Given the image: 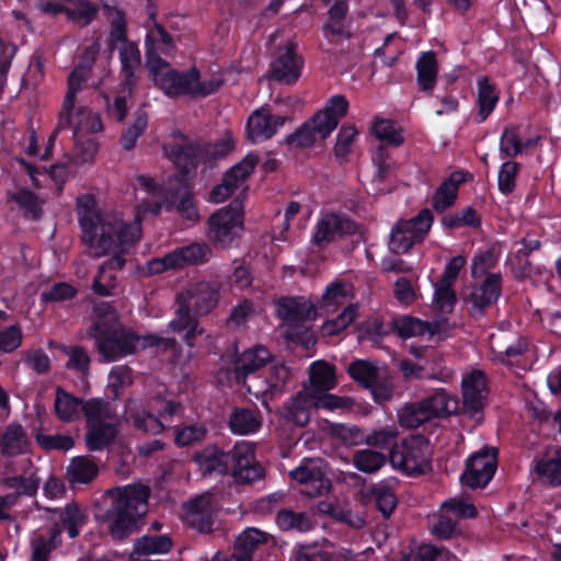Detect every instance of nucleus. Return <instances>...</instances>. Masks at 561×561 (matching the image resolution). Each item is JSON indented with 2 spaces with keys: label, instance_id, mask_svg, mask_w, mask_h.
<instances>
[{
  "label": "nucleus",
  "instance_id": "obj_1",
  "mask_svg": "<svg viewBox=\"0 0 561 561\" xmlns=\"http://www.w3.org/2000/svg\"><path fill=\"white\" fill-rule=\"evenodd\" d=\"M136 190L137 195L144 193L149 196L141 197L142 203L137 206L133 221L123 219L122 214L117 211H102L95 197L90 194L78 197L77 215L81 241L88 255L95 259L112 255L107 265L115 264L118 268L124 266L123 254L141 236V218L146 213L157 215L161 208L159 198L162 191L151 178L139 175Z\"/></svg>",
  "mask_w": 561,
  "mask_h": 561
},
{
  "label": "nucleus",
  "instance_id": "obj_2",
  "mask_svg": "<svg viewBox=\"0 0 561 561\" xmlns=\"http://www.w3.org/2000/svg\"><path fill=\"white\" fill-rule=\"evenodd\" d=\"M146 65L154 82L169 96H207L222 84L220 71L201 73L195 67L186 71L174 70L158 53L168 54L172 48V37L164 28L154 23L146 37Z\"/></svg>",
  "mask_w": 561,
  "mask_h": 561
},
{
  "label": "nucleus",
  "instance_id": "obj_3",
  "mask_svg": "<svg viewBox=\"0 0 561 561\" xmlns=\"http://www.w3.org/2000/svg\"><path fill=\"white\" fill-rule=\"evenodd\" d=\"M93 313L95 320L89 334L95 340L98 351L106 362H115L138 348L175 346L174 340L157 335L138 336L123 330L117 323L116 312L108 304L96 305Z\"/></svg>",
  "mask_w": 561,
  "mask_h": 561
},
{
  "label": "nucleus",
  "instance_id": "obj_4",
  "mask_svg": "<svg viewBox=\"0 0 561 561\" xmlns=\"http://www.w3.org/2000/svg\"><path fill=\"white\" fill-rule=\"evenodd\" d=\"M198 469L203 474H225L230 466L233 477L239 482L251 483L263 477V470L254 460L253 445L240 442L234 445L231 453H226L215 445H209L194 456Z\"/></svg>",
  "mask_w": 561,
  "mask_h": 561
},
{
  "label": "nucleus",
  "instance_id": "obj_5",
  "mask_svg": "<svg viewBox=\"0 0 561 561\" xmlns=\"http://www.w3.org/2000/svg\"><path fill=\"white\" fill-rule=\"evenodd\" d=\"M101 84L102 79L88 65L78 66L69 76L68 92L60 114V124H67L72 129L76 141L84 135L99 133L103 129L102 121L96 113L88 107H76L75 105L76 94L83 87L99 88Z\"/></svg>",
  "mask_w": 561,
  "mask_h": 561
},
{
  "label": "nucleus",
  "instance_id": "obj_6",
  "mask_svg": "<svg viewBox=\"0 0 561 561\" xmlns=\"http://www.w3.org/2000/svg\"><path fill=\"white\" fill-rule=\"evenodd\" d=\"M106 495L113 501L107 512L111 535L122 539L136 529L138 519L147 513L150 490L136 483L107 490Z\"/></svg>",
  "mask_w": 561,
  "mask_h": 561
},
{
  "label": "nucleus",
  "instance_id": "obj_7",
  "mask_svg": "<svg viewBox=\"0 0 561 561\" xmlns=\"http://www.w3.org/2000/svg\"><path fill=\"white\" fill-rule=\"evenodd\" d=\"M82 413L87 421V446L90 450L105 448L117 433L118 420L108 402L90 399L84 402Z\"/></svg>",
  "mask_w": 561,
  "mask_h": 561
},
{
  "label": "nucleus",
  "instance_id": "obj_8",
  "mask_svg": "<svg viewBox=\"0 0 561 561\" xmlns=\"http://www.w3.org/2000/svg\"><path fill=\"white\" fill-rule=\"evenodd\" d=\"M268 42L277 48L276 57L271 65L272 77L287 84L295 82L301 75L302 59L296 53L297 42L290 33L276 31Z\"/></svg>",
  "mask_w": 561,
  "mask_h": 561
},
{
  "label": "nucleus",
  "instance_id": "obj_9",
  "mask_svg": "<svg viewBox=\"0 0 561 561\" xmlns=\"http://www.w3.org/2000/svg\"><path fill=\"white\" fill-rule=\"evenodd\" d=\"M431 450L422 436H410L390 454L391 466L408 476L424 473L430 468Z\"/></svg>",
  "mask_w": 561,
  "mask_h": 561
},
{
  "label": "nucleus",
  "instance_id": "obj_10",
  "mask_svg": "<svg viewBox=\"0 0 561 561\" xmlns=\"http://www.w3.org/2000/svg\"><path fill=\"white\" fill-rule=\"evenodd\" d=\"M433 224V215L422 209L411 219L398 221L391 229L389 249L396 254H404L415 243L421 242L428 233Z\"/></svg>",
  "mask_w": 561,
  "mask_h": 561
},
{
  "label": "nucleus",
  "instance_id": "obj_11",
  "mask_svg": "<svg viewBox=\"0 0 561 561\" xmlns=\"http://www.w3.org/2000/svg\"><path fill=\"white\" fill-rule=\"evenodd\" d=\"M119 59L125 75V83L121 93L115 98L113 105H108V112L117 121H123L127 114V99L135 83V73L140 68V53L134 43L124 42L119 47Z\"/></svg>",
  "mask_w": 561,
  "mask_h": 561
},
{
  "label": "nucleus",
  "instance_id": "obj_12",
  "mask_svg": "<svg viewBox=\"0 0 561 561\" xmlns=\"http://www.w3.org/2000/svg\"><path fill=\"white\" fill-rule=\"evenodd\" d=\"M294 481L302 486L301 492L310 497L321 496L330 492L331 482L325 473V465L321 459H304L290 471Z\"/></svg>",
  "mask_w": 561,
  "mask_h": 561
},
{
  "label": "nucleus",
  "instance_id": "obj_13",
  "mask_svg": "<svg viewBox=\"0 0 561 561\" xmlns=\"http://www.w3.org/2000/svg\"><path fill=\"white\" fill-rule=\"evenodd\" d=\"M209 238L229 247L243 230V216L240 205L229 206L215 213L208 220Z\"/></svg>",
  "mask_w": 561,
  "mask_h": 561
},
{
  "label": "nucleus",
  "instance_id": "obj_14",
  "mask_svg": "<svg viewBox=\"0 0 561 561\" xmlns=\"http://www.w3.org/2000/svg\"><path fill=\"white\" fill-rule=\"evenodd\" d=\"M496 470V449L484 448L473 454L467 461L461 482L471 489L485 486Z\"/></svg>",
  "mask_w": 561,
  "mask_h": 561
},
{
  "label": "nucleus",
  "instance_id": "obj_15",
  "mask_svg": "<svg viewBox=\"0 0 561 561\" xmlns=\"http://www.w3.org/2000/svg\"><path fill=\"white\" fill-rule=\"evenodd\" d=\"M257 163L254 154H248L241 162L226 172L222 183L213 188L209 199L213 203L225 202L237 188L241 187Z\"/></svg>",
  "mask_w": 561,
  "mask_h": 561
},
{
  "label": "nucleus",
  "instance_id": "obj_16",
  "mask_svg": "<svg viewBox=\"0 0 561 561\" xmlns=\"http://www.w3.org/2000/svg\"><path fill=\"white\" fill-rule=\"evenodd\" d=\"M501 296V277L497 274H489L484 280L473 287L463 298L471 316L481 317L485 309L495 304Z\"/></svg>",
  "mask_w": 561,
  "mask_h": 561
},
{
  "label": "nucleus",
  "instance_id": "obj_17",
  "mask_svg": "<svg viewBox=\"0 0 561 561\" xmlns=\"http://www.w3.org/2000/svg\"><path fill=\"white\" fill-rule=\"evenodd\" d=\"M462 401L465 412L474 419H480V413L486 399L485 376L480 370H473L462 377Z\"/></svg>",
  "mask_w": 561,
  "mask_h": 561
},
{
  "label": "nucleus",
  "instance_id": "obj_18",
  "mask_svg": "<svg viewBox=\"0 0 561 561\" xmlns=\"http://www.w3.org/2000/svg\"><path fill=\"white\" fill-rule=\"evenodd\" d=\"M215 499L211 493H203L183 506L182 519L190 527L205 533L211 529Z\"/></svg>",
  "mask_w": 561,
  "mask_h": 561
},
{
  "label": "nucleus",
  "instance_id": "obj_19",
  "mask_svg": "<svg viewBox=\"0 0 561 561\" xmlns=\"http://www.w3.org/2000/svg\"><path fill=\"white\" fill-rule=\"evenodd\" d=\"M289 378V369L280 362L274 363L265 376L253 375L247 382L250 393L260 398L280 392Z\"/></svg>",
  "mask_w": 561,
  "mask_h": 561
},
{
  "label": "nucleus",
  "instance_id": "obj_20",
  "mask_svg": "<svg viewBox=\"0 0 561 561\" xmlns=\"http://www.w3.org/2000/svg\"><path fill=\"white\" fill-rule=\"evenodd\" d=\"M272 362L270 351L261 345L243 351L234 364V375L238 382L247 387L249 378L256 375L255 371Z\"/></svg>",
  "mask_w": 561,
  "mask_h": 561
},
{
  "label": "nucleus",
  "instance_id": "obj_21",
  "mask_svg": "<svg viewBox=\"0 0 561 561\" xmlns=\"http://www.w3.org/2000/svg\"><path fill=\"white\" fill-rule=\"evenodd\" d=\"M354 230L355 226L348 219L336 214H325L316 226L312 241L319 247H324L344 234L352 233Z\"/></svg>",
  "mask_w": 561,
  "mask_h": 561
},
{
  "label": "nucleus",
  "instance_id": "obj_22",
  "mask_svg": "<svg viewBox=\"0 0 561 561\" xmlns=\"http://www.w3.org/2000/svg\"><path fill=\"white\" fill-rule=\"evenodd\" d=\"M284 123V117L272 115L265 108L255 110L248 118V138L252 142L266 140L274 136Z\"/></svg>",
  "mask_w": 561,
  "mask_h": 561
},
{
  "label": "nucleus",
  "instance_id": "obj_23",
  "mask_svg": "<svg viewBox=\"0 0 561 561\" xmlns=\"http://www.w3.org/2000/svg\"><path fill=\"white\" fill-rule=\"evenodd\" d=\"M41 9L49 14L66 12L68 18L80 25L90 23L96 14L94 5L84 0H62L41 3Z\"/></svg>",
  "mask_w": 561,
  "mask_h": 561
},
{
  "label": "nucleus",
  "instance_id": "obj_24",
  "mask_svg": "<svg viewBox=\"0 0 561 561\" xmlns=\"http://www.w3.org/2000/svg\"><path fill=\"white\" fill-rule=\"evenodd\" d=\"M125 419L139 431L151 435H158L165 430V424L160 416L148 412L142 402L137 399H129L125 407Z\"/></svg>",
  "mask_w": 561,
  "mask_h": 561
},
{
  "label": "nucleus",
  "instance_id": "obj_25",
  "mask_svg": "<svg viewBox=\"0 0 561 561\" xmlns=\"http://www.w3.org/2000/svg\"><path fill=\"white\" fill-rule=\"evenodd\" d=\"M180 299L196 313L205 314L211 311L218 302V290L208 283H198L181 294Z\"/></svg>",
  "mask_w": 561,
  "mask_h": 561
},
{
  "label": "nucleus",
  "instance_id": "obj_26",
  "mask_svg": "<svg viewBox=\"0 0 561 561\" xmlns=\"http://www.w3.org/2000/svg\"><path fill=\"white\" fill-rule=\"evenodd\" d=\"M336 383L335 367L327 362L317 360L310 365L309 379L302 389L304 393L309 397L330 391L335 388Z\"/></svg>",
  "mask_w": 561,
  "mask_h": 561
},
{
  "label": "nucleus",
  "instance_id": "obj_27",
  "mask_svg": "<svg viewBox=\"0 0 561 561\" xmlns=\"http://www.w3.org/2000/svg\"><path fill=\"white\" fill-rule=\"evenodd\" d=\"M13 167L21 176L26 175L34 187H41L46 180L50 179L60 190L68 174L65 164H55L50 168L49 172H46L37 170L33 164L21 158L15 159Z\"/></svg>",
  "mask_w": 561,
  "mask_h": 561
},
{
  "label": "nucleus",
  "instance_id": "obj_28",
  "mask_svg": "<svg viewBox=\"0 0 561 561\" xmlns=\"http://www.w3.org/2000/svg\"><path fill=\"white\" fill-rule=\"evenodd\" d=\"M276 313L284 323L293 325L314 317L316 310L305 298L287 297L277 302Z\"/></svg>",
  "mask_w": 561,
  "mask_h": 561
},
{
  "label": "nucleus",
  "instance_id": "obj_29",
  "mask_svg": "<svg viewBox=\"0 0 561 561\" xmlns=\"http://www.w3.org/2000/svg\"><path fill=\"white\" fill-rule=\"evenodd\" d=\"M49 520L60 523L70 538H76L87 524L88 516L76 503L67 504L62 510H46Z\"/></svg>",
  "mask_w": 561,
  "mask_h": 561
},
{
  "label": "nucleus",
  "instance_id": "obj_30",
  "mask_svg": "<svg viewBox=\"0 0 561 561\" xmlns=\"http://www.w3.org/2000/svg\"><path fill=\"white\" fill-rule=\"evenodd\" d=\"M337 126L335 118L323 112L317 113L311 122L297 134L298 142L308 146L318 140L325 139Z\"/></svg>",
  "mask_w": 561,
  "mask_h": 561
},
{
  "label": "nucleus",
  "instance_id": "obj_31",
  "mask_svg": "<svg viewBox=\"0 0 561 561\" xmlns=\"http://www.w3.org/2000/svg\"><path fill=\"white\" fill-rule=\"evenodd\" d=\"M353 298V287L348 283L335 280L327 286L323 295L318 301V307L321 311L331 313L335 312L344 305H352L351 301Z\"/></svg>",
  "mask_w": 561,
  "mask_h": 561
},
{
  "label": "nucleus",
  "instance_id": "obj_32",
  "mask_svg": "<svg viewBox=\"0 0 561 561\" xmlns=\"http://www.w3.org/2000/svg\"><path fill=\"white\" fill-rule=\"evenodd\" d=\"M61 529L46 526L33 531L31 538L32 560L47 561L48 554L56 548Z\"/></svg>",
  "mask_w": 561,
  "mask_h": 561
},
{
  "label": "nucleus",
  "instance_id": "obj_33",
  "mask_svg": "<svg viewBox=\"0 0 561 561\" xmlns=\"http://www.w3.org/2000/svg\"><path fill=\"white\" fill-rule=\"evenodd\" d=\"M416 69V83L419 90L431 94L438 78V62L433 51L422 53L415 62Z\"/></svg>",
  "mask_w": 561,
  "mask_h": 561
},
{
  "label": "nucleus",
  "instance_id": "obj_34",
  "mask_svg": "<svg viewBox=\"0 0 561 561\" xmlns=\"http://www.w3.org/2000/svg\"><path fill=\"white\" fill-rule=\"evenodd\" d=\"M99 465L88 456L73 457L67 466V480L71 485L89 484L99 474Z\"/></svg>",
  "mask_w": 561,
  "mask_h": 561
},
{
  "label": "nucleus",
  "instance_id": "obj_35",
  "mask_svg": "<svg viewBox=\"0 0 561 561\" xmlns=\"http://www.w3.org/2000/svg\"><path fill=\"white\" fill-rule=\"evenodd\" d=\"M85 401L65 391L62 388H56L54 408L57 417L66 423H71L81 417Z\"/></svg>",
  "mask_w": 561,
  "mask_h": 561
},
{
  "label": "nucleus",
  "instance_id": "obj_36",
  "mask_svg": "<svg viewBox=\"0 0 561 561\" xmlns=\"http://www.w3.org/2000/svg\"><path fill=\"white\" fill-rule=\"evenodd\" d=\"M468 174L462 171L451 173L436 190L433 197V207L439 211L450 207L457 198L459 185L466 182Z\"/></svg>",
  "mask_w": 561,
  "mask_h": 561
},
{
  "label": "nucleus",
  "instance_id": "obj_37",
  "mask_svg": "<svg viewBox=\"0 0 561 561\" xmlns=\"http://www.w3.org/2000/svg\"><path fill=\"white\" fill-rule=\"evenodd\" d=\"M539 478L551 485H561V448L549 450L535 466Z\"/></svg>",
  "mask_w": 561,
  "mask_h": 561
},
{
  "label": "nucleus",
  "instance_id": "obj_38",
  "mask_svg": "<svg viewBox=\"0 0 561 561\" xmlns=\"http://www.w3.org/2000/svg\"><path fill=\"white\" fill-rule=\"evenodd\" d=\"M311 409H314V402H311L301 389L295 398L285 404L284 417L296 425L304 426L309 422Z\"/></svg>",
  "mask_w": 561,
  "mask_h": 561
},
{
  "label": "nucleus",
  "instance_id": "obj_39",
  "mask_svg": "<svg viewBox=\"0 0 561 561\" xmlns=\"http://www.w3.org/2000/svg\"><path fill=\"white\" fill-rule=\"evenodd\" d=\"M423 409L426 411L427 420L435 416L450 414L458 409V402L455 398L448 396L443 390H436L434 393L422 400Z\"/></svg>",
  "mask_w": 561,
  "mask_h": 561
},
{
  "label": "nucleus",
  "instance_id": "obj_40",
  "mask_svg": "<svg viewBox=\"0 0 561 561\" xmlns=\"http://www.w3.org/2000/svg\"><path fill=\"white\" fill-rule=\"evenodd\" d=\"M28 448L27 437L21 425L8 426L0 439V454L4 456H16Z\"/></svg>",
  "mask_w": 561,
  "mask_h": 561
},
{
  "label": "nucleus",
  "instance_id": "obj_41",
  "mask_svg": "<svg viewBox=\"0 0 561 561\" xmlns=\"http://www.w3.org/2000/svg\"><path fill=\"white\" fill-rule=\"evenodd\" d=\"M433 297L431 307L432 309L442 314H448L454 310L457 301L456 293L453 288L454 285L443 283L440 280L432 282Z\"/></svg>",
  "mask_w": 561,
  "mask_h": 561
},
{
  "label": "nucleus",
  "instance_id": "obj_42",
  "mask_svg": "<svg viewBox=\"0 0 561 561\" xmlns=\"http://www.w3.org/2000/svg\"><path fill=\"white\" fill-rule=\"evenodd\" d=\"M229 425L232 433L249 435L261 427V420L259 413L254 410L237 409L230 415Z\"/></svg>",
  "mask_w": 561,
  "mask_h": 561
},
{
  "label": "nucleus",
  "instance_id": "obj_43",
  "mask_svg": "<svg viewBox=\"0 0 561 561\" xmlns=\"http://www.w3.org/2000/svg\"><path fill=\"white\" fill-rule=\"evenodd\" d=\"M179 268L190 264H199L209 260L210 250L207 245L192 243L173 250Z\"/></svg>",
  "mask_w": 561,
  "mask_h": 561
},
{
  "label": "nucleus",
  "instance_id": "obj_44",
  "mask_svg": "<svg viewBox=\"0 0 561 561\" xmlns=\"http://www.w3.org/2000/svg\"><path fill=\"white\" fill-rule=\"evenodd\" d=\"M311 402H314V409H323L330 412H346L354 407V400L347 396H336L329 391L319 394L309 396Z\"/></svg>",
  "mask_w": 561,
  "mask_h": 561
},
{
  "label": "nucleus",
  "instance_id": "obj_45",
  "mask_svg": "<svg viewBox=\"0 0 561 561\" xmlns=\"http://www.w3.org/2000/svg\"><path fill=\"white\" fill-rule=\"evenodd\" d=\"M499 101V94L485 77L478 79V104L480 121L483 122L492 113Z\"/></svg>",
  "mask_w": 561,
  "mask_h": 561
},
{
  "label": "nucleus",
  "instance_id": "obj_46",
  "mask_svg": "<svg viewBox=\"0 0 561 561\" xmlns=\"http://www.w3.org/2000/svg\"><path fill=\"white\" fill-rule=\"evenodd\" d=\"M386 367H379L368 360H355L348 367V374L351 377L367 388L371 382L376 381V378L381 374Z\"/></svg>",
  "mask_w": 561,
  "mask_h": 561
},
{
  "label": "nucleus",
  "instance_id": "obj_47",
  "mask_svg": "<svg viewBox=\"0 0 561 561\" xmlns=\"http://www.w3.org/2000/svg\"><path fill=\"white\" fill-rule=\"evenodd\" d=\"M386 461L387 457L382 453L371 449H360L353 457L355 468L365 473L378 471Z\"/></svg>",
  "mask_w": 561,
  "mask_h": 561
},
{
  "label": "nucleus",
  "instance_id": "obj_48",
  "mask_svg": "<svg viewBox=\"0 0 561 561\" xmlns=\"http://www.w3.org/2000/svg\"><path fill=\"white\" fill-rule=\"evenodd\" d=\"M371 129L376 138L387 145L398 147L403 144L404 139L401 128L397 127L396 124L389 119L376 118Z\"/></svg>",
  "mask_w": 561,
  "mask_h": 561
},
{
  "label": "nucleus",
  "instance_id": "obj_49",
  "mask_svg": "<svg viewBox=\"0 0 561 561\" xmlns=\"http://www.w3.org/2000/svg\"><path fill=\"white\" fill-rule=\"evenodd\" d=\"M357 318V306L348 305L334 319L325 321L321 327V332L327 336H334L344 331Z\"/></svg>",
  "mask_w": 561,
  "mask_h": 561
},
{
  "label": "nucleus",
  "instance_id": "obj_50",
  "mask_svg": "<svg viewBox=\"0 0 561 561\" xmlns=\"http://www.w3.org/2000/svg\"><path fill=\"white\" fill-rule=\"evenodd\" d=\"M148 125V115L145 111L135 113L133 123L126 128L121 137V145L125 150L135 148L138 138L144 134Z\"/></svg>",
  "mask_w": 561,
  "mask_h": 561
},
{
  "label": "nucleus",
  "instance_id": "obj_51",
  "mask_svg": "<svg viewBox=\"0 0 561 561\" xmlns=\"http://www.w3.org/2000/svg\"><path fill=\"white\" fill-rule=\"evenodd\" d=\"M277 526L282 530L308 531L312 528V520L304 513L282 511L276 516Z\"/></svg>",
  "mask_w": 561,
  "mask_h": 561
},
{
  "label": "nucleus",
  "instance_id": "obj_52",
  "mask_svg": "<svg viewBox=\"0 0 561 561\" xmlns=\"http://www.w3.org/2000/svg\"><path fill=\"white\" fill-rule=\"evenodd\" d=\"M172 547L168 536H144L135 542V551L140 554L165 553Z\"/></svg>",
  "mask_w": 561,
  "mask_h": 561
},
{
  "label": "nucleus",
  "instance_id": "obj_53",
  "mask_svg": "<svg viewBox=\"0 0 561 561\" xmlns=\"http://www.w3.org/2000/svg\"><path fill=\"white\" fill-rule=\"evenodd\" d=\"M500 152L507 158H513L523 152V144L519 138L517 126H507L504 128L500 138Z\"/></svg>",
  "mask_w": 561,
  "mask_h": 561
},
{
  "label": "nucleus",
  "instance_id": "obj_54",
  "mask_svg": "<svg viewBox=\"0 0 561 561\" xmlns=\"http://www.w3.org/2000/svg\"><path fill=\"white\" fill-rule=\"evenodd\" d=\"M442 511L451 514L456 518H473L478 514L476 506L463 496L446 500L442 504Z\"/></svg>",
  "mask_w": 561,
  "mask_h": 561
},
{
  "label": "nucleus",
  "instance_id": "obj_55",
  "mask_svg": "<svg viewBox=\"0 0 561 561\" xmlns=\"http://www.w3.org/2000/svg\"><path fill=\"white\" fill-rule=\"evenodd\" d=\"M267 540L268 534L257 528L250 527L239 535L236 540V546L238 551H247L252 554L257 547L266 543Z\"/></svg>",
  "mask_w": 561,
  "mask_h": 561
},
{
  "label": "nucleus",
  "instance_id": "obj_56",
  "mask_svg": "<svg viewBox=\"0 0 561 561\" xmlns=\"http://www.w3.org/2000/svg\"><path fill=\"white\" fill-rule=\"evenodd\" d=\"M393 328L398 335L403 339L422 335L430 331V327L426 322L413 317H402L394 320Z\"/></svg>",
  "mask_w": 561,
  "mask_h": 561
},
{
  "label": "nucleus",
  "instance_id": "obj_57",
  "mask_svg": "<svg viewBox=\"0 0 561 561\" xmlns=\"http://www.w3.org/2000/svg\"><path fill=\"white\" fill-rule=\"evenodd\" d=\"M330 434L348 446L365 443L364 431L354 425L332 424L330 425Z\"/></svg>",
  "mask_w": 561,
  "mask_h": 561
},
{
  "label": "nucleus",
  "instance_id": "obj_58",
  "mask_svg": "<svg viewBox=\"0 0 561 561\" xmlns=\"http://www.w3.org/2000/svg\"><path fill=\"white\" fill-rule=\"evenodd\" d=\"M207 430L203 424H192L175 431L174 443L179 447H186L202 442Z\"/></svg>",
  "mask_w": 561,
  "mask_h": 561
},
{
  "label": "nucleus",
  "instance_id": "obj_59",
  "mask_svg": "<svg viewBox=\"0 0 561 561\" xmlns=\"http://www.w3.org/2000/svg\"><path fill=\"white\" fill-rule=\"evenodd\" d=\"M519 171V163L505 161L502 163L497 174V186L501 193L510 194L515 188L516 176Z\"/></svg>",
  "mask_w": 561,
  "mask_h": 561
},
{
  "label": "nucleus",
  "instance_id": "obj_60",
  "mask_svg": "<svg viewBox=\"0 0 561 561\" xmlns=\"http://www.w3.org/2000/svg\"><path fill=\"white\" fill-rule=\"evenodd\" d=\"M399 421L401 425L410 428L420 426L427 421L426 411L423 409L422 401L420 403L408 404L399 412Z\"/></svg>",
  "mask_w": 561,
  "mask_h": 561
},
{
  "label": "nucleus",
  "instance_id": "obj_61",
  "mask_svg": "<svg viewBox=\"0 0 561 561\" xmlns=\"http://www.w3.org/2000/svg\"><path fill=\"white\" fill-rule=\"evenodd\" d=\"M133 383L131 370L127 366H115L108 375V388L115 397Z\"/></svg>",
  "mask_w": 561,
  "mask_h": 561
},
{
  "label": "nucleus",
  "instance_id": "obj_62",
  "mask_svg": "<svg viewBox=\"0 0 561 561\" xmlns=\"http://www.w3.org/2000/svg\"><path fill=\"white\" fill-rule=\"evenodd\" d=\"M147 405L159 412L160 420L163 421L165 427L170 424L171 419L182 413V407L172 401H163L160 397H150Z\"/></svg>",
  "mask_w": 561,
  "mask_h": 561
},
{
  "label": "nucleus",
  "instance_id": "obj_63",
  "mask_svg": "<svg viewBox=\"0 0 561 561\" xmlns=\"http://www.w3.org/2000/svg\"><path fill=\"white\" fill-rule=\"evenodd\" d=\"M370 390L374 399L377 402H385L389 400L393 391V382L387 368L381 370V374L367 387Z\"/></svg>",
  "mask_w": 561,
  "mask_h": 561
},
{
  "label": "nucleus",
  "instance_id": "obj_64",
  "mask_svg": "<svg viewBox=\"0 0 561 561\" xmlns=\"http://www.w3.org/2000/svg\"><path fill=\"white\" fill-rule=\"evenodd\" d=\"M394 297L403 306H410L415 302L420 293L417 288L405 277H399L394 283Z\"/></svg>",
  "mask_w": 561,
  "mask_h": 561
}]
</instances>
